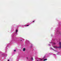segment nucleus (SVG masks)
<instances>
[{
	"label": "nucleus",
	"mask_w": 61,
	"mask_h": 61,
	"mask_svg": "<svg viewBox=\"0 0 61 61\" xmlns=\"http://www.w3.org/2000/svg\"><path fill=\"white\" fill-rule=\"evenodd\" d=\"M59 45L60 46L59 47H57L56 46H54V48H61V42H59Z\"/></svg>",
	"instance_id": "nucleus-1"
},
{
	"label": "nucleus",
	"mask_w": 61,
	"mask_h": 61,
	"mask_svg": "<svg viewBox=\"0 0 61 61\" xmlns=\"http://www.w3.org/2000/svg\"><path fill=\"white\" fill-rule=\"evenodd\" d=\"M23 51H25V48H23Z\"/></svg>",
	"instance_id": "nucleus-2"
},
{
	"label": "nucleus",
	"mask_w": 61,
	"mask_h": 61,
	"mask_svg": "<svg viewBox=\"0 0 61 61\" xmlns=\"http://www.w3.org/2000/svg\"><path fill=\"white\" fill-rule=\"evenodd\" d=\"M47 59H44L43 61H46V60H47Z\"/></svg>",
	"instance_id": "nucleus-3"
},
{
	"label": "nucleus",
	"mask_w": 61,
	"mask_h": 61,
	"mask_svg": "<svg viewBox=\"0 0 61 61\" xmlns=\"http://www.w3.org/2000/svg\"><path fill=\"white\" fill-rule=\"evenodd\" d=\"M31 60H33V58L32 57H31Z\"/></svg>",
	"instance_id": "nucleus-4"
},
{
	"label": "nucleus",
	"mask_w": 61,
	"mask_h": 61,
	"mask_svg": "<svg viewBox=\"0 0 61 61\" xmlns=\"http://www.w3.org/2000/svg\"><path fill=\"white\" fill-rule=\"evenodd\" d=\"M17 32H18V30H16V33H17Z\"/></svg>",
	"instance_id": "nucleus-5"
},
{
	"label": "nucleus",
	"mask_w": 61,
	"mask_h": 61,
	"mask_svg": "<svg viewBox=\"0 0 61 61\" xmlns=\"http://www.w3.org/2000/svg\"><path fill=\"white\" fill-rule=\"evenodd\" d=\"M45 58H46V57L45 56L43 57V58L44 59Z\"/></svg>",
	"instance_id": "nucleus-6"
},
{
	"label": "nucleus",
	"mask_w": 61,
	"mask_h": 61,
	"mask_svg": "<svg viewBox=\"0 0 61 61\" xmlns=\"http://www.w3.org/2000/svg\"><path fill=\"white\" fill-rule=\"evenodd\" d=\"M14 52H15V51H16V50H14Z\"/></svg>",
	"instance_id": "nucleus-7"
},
{
	"label": "nucleus",
	"mask_w": 61,
	"mask_h": 61,
	"mask_svg": "<svg viewBox=\"0 0 61 61\" xmlns=\"http://www.w3.org/2000/svg\"><path fill=\"white\" fill-rule=\"evenodd\" d=\"M39 60H43V59H39Z\"/></svg>",
	"instance_id": "nucleus-8"
},
{
	"label": "nucleus",
	"mask_w": 61,
	"mask_h": 61,
	"mask_svg": "<svg viewBox=\"0 0 61 61\" xmlns=\"http://www.w3.org/2000/svg\"><path fill=\"white\" fill-rule=\"evenodd\" d=\"M26 26H29V25H26Z\"/></svg>",
	"instance_id": "nucleus-9"
},
{
	"label": "nucleus",
	"mask_w": 61,
	"mask_h": 61,
	"mask_svg": "<svg viewBox=\"0 0 61 61\" xmlns=\"http://www.w3.org/2000/svg\"><path fill=\"white\" fill-rule=\"evenodd\" d=\"M35 22V21H33V23H34Z\"/></svg>",
	"instance_id": "nucleus-10"
},
{
	"label": "nucleus",
	"mask_w": 61,
	"mask_h": 61,
	"mask_svg": "<svg viewBox=\"0 0 61 61\" xmlns=\"http://www.w3.org/2000/svg\"><path fill=\"white\" fill-rule=\"evenodd\" d=\"M27 59H28V58L27 57Z\"/></svg>",
	"instance_id": "nucleus-11"
},
{
	"label": "nucleus",
	"mask_w": 61,
	"mask_h": 61,
	"mask_svg": "<svg viewBox=\"0 0 61 61\" xmlns=\"http://www.w3.org/2000/svg\"><path fill=\"white\" fill-rule=\"evenodd\" d=\"M8 61H9V60H8Z\"/></svg>",
	"instance_id": "nucleus-12"
},
{
	"label": "nucleus",
	"mask_w": 61,
	"mask_h": 61,
	"mask_svg": "<svg viewBox=\"0 0 61 61\" xmlns=\"http://www.w3.org/2000/svg\"><path fill=\"white\" fill-rule=\"evenodd\" d=\"M54 44H55V43H54Z\"/></svg>",
	"instance_id": "nucleus-13"
}]
</instances>
